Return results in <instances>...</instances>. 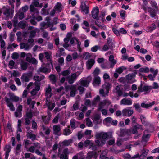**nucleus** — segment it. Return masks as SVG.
<instances>
[{
  "label": "nucleus",
  "mask_w": 159,
  "mask_h": 159,
  "mask_svg": "<svg viewBox=\"0 0 159 159\" xmlns=\"http://www.w3.org/2000/svg\"><path fill=\"white\" fill-rule=\"evenodd\" d=\"M111 134L110 132H100L97 133L95 135V145H93L92 141L87 140L84 142V146H89V148H92L94 151L96 150L98 147H101L104 145L108 139V135Z\"/></svg>",
  "instance_id": "1"
},
{
  "label": "nucleus",
  "mask_w": 159,
  "mask_h": 159,
  "mask_svg": "<svg viewBox=\"0 0 159 159\" xmlns=\"http://www.w3.org/2000/svg\"><path fill=\"white\" fill-rule=\"evenodd\" d=\"M82 71V68H80L79 71L73 73L70 75H69L70 73V70H67L62 72L61 75L66 77V80L70 84H72L76 80L77 78L80 75Z\"/></svg>",
  "instance_id": "2"
},
{
  "label": "nucleus",
  "mask_w": 159,
  "mask_h": 159,
  "mask_svg": "<svg viewBox=\"0 0 159 159\" xmlns=\"http://www.w3.org/2000/svg\"><path fill=\"white\" fill-rule=\"evenodd\" d=\"M110 104V102L109 100H105L101 102L99 104L98 109L101 110L103 115H106L107 113V110L103 109V108L107 107Z\"/></svg>",
  "instance_id": "3"
},
{
  "label": "nucleus",
  "mask_w": 159,
  "mask_h": 159,
  "mask_svg": "<svg viewBox=\"0 0 159 159\" xmlns=\"http://www.w3.org/2000/svg\"><path fill=\"white\" fill-rule=\"evenodd\" d=\"M2 11L3 14L5 16V20H7L12 17L14 10L12 9H10L8 6L4 7L2 8Z\"/></svg>",
  "instance_id": "4"
},
{
  "label": "nucleus",
  "mask_w": 159,
  "mask_h": 159,
  "mask_svg": "<svg viewBox=\"0 0 159 159\" xmlns=\"http://www.w3.org/2000/svg\"><path fill=\"white\" fill-rule=\"evenodd\" d=\"M111 85L108 83H105L99 90L100 94L103 96H107Z\"/></svg>",
  "instance_id": "5"
},
{
  "label": "nucleus",
  "mask_w": 159,
  "mask_h": 159,
  "mask_svg": "<svg viewBox=\"0 0 159 159\" xmlns=\"http://www.w3.org/2000/svg\"><path fill=\"white\" fill-rule=\"evenodd\" d=\"M38 1L39 0H33L32 4L30 6V11L33 12L34 14H39V11L36 8L34 7V6L40 8H41L43 6L42 4H39Z\"/></svg>",
  "instance_id": "6"
},
{
  "label": "nucleus",
  "mask_w": 159,
  "mask_h": 159,
  "mask_svg": "<svg viewBox=\"0 0 159 159\" xmlns=\"http://www.w3.org/2000/svg\"><path fill=\"white\" fill-rule=\"evenodd\" d=\"M34 85L35 86V88L34 89H33L30 92L32 96L36 95L40 90V86L39 84H38L37 82H35L34 84L32 82H30L27 87V89H30L31 86H34Z\"/></svg>",
  "instance_id": "7"
},
{
  "label": "nucleus",
  "mask_w": 159,
  "mask_h": 159,
  "mask_svg": "<svg viewBox=\"0 0 159 159\" xmlns=\"http://www.w3.org/2000/svg\"><path fill=\"white\" fill-rule=\"evenodd\" d=\"M25 17L24 13L19 10L18 12L16 14L15 16L13 21V25L16 27L18 25V19L20 20L22 19Z\"/></svg>",
  "instance_id": "8"
},
{
  "label": "nucleus",
  "mask_w": 159,
  "mask_h": 159,
  "mask_svg": "<svg viewBox=\"0 0 159 159\" xmlns=\"http://www.w3.org/2000/svg\"><path fill=\"white\" fill-rule=\"evenodd\" d=\"M100 99L99 96H97L94 99L91 103L89 100H86L84 104L86 106L95 107L96 106L97 104L99 102Z\"/></svg>",
  "instance_id": "9"
},
{
  "label": "nucleus",
  "mask_w": 159,
  "mask_h": 159,
  "mask_svg": "<svg viewBox=\"0 0 159 159\" xmlns=\"http://www.w3.org/2000/svg\"><path fill=\"white\" fill-rule=\"evenodd\" d=\"M51 64H48L46 65L43 64L42 65V66L39 68L38 72H42L44 73L45 74H47L49 73L50 72L51 70L49 68L50 67Z\"/></svg>",
  "instance_id": "10"
},
{
  "label": "nucleus",
  "mask_w": 159,
  "mask_h": 159,
  "mask_svg": "<svg viewBox=\"0 0 159 159\" xmlns=\"http://www.w3.org/2000/svg\"><path fill=\"white\" fill-rule=\"evenodd\" d=\"M151 4L152 6L154 8H155V9L154 10H153L151 8H148V11L150 12V14L152 17L156 18V11L157 10V4L154 1H152L151 2Z\"/></svg>",
  "instance_id": "11"
},
{
  "label": "nucleus",
  "mask_w": 159,
  "mask_h": 159,
  "mask_svg": "<svg viewBox=\"0 0 159 159\" xmlns=\"http://www.w3.org/2000/svg\"><path fill=\"white\" fill-rule=\"evenodd\" d=\"M73 152H70L68 151L67 148L65 149L62 153L61 152L60 149L58 150V156L61 159H68L67 154L70 153H72Z\"/></svg>",
  "instance_id": "12"
},
{
  "label": "nucleus",
  "mask_w": 159,
  "mask_h": 159,
  "mask_svg": "<svg viewBox=\"0 0 159 159\" xmlns=\"http://www.w3.org/2000/svg\"><path fill=\"white\" fill-rule=\"evenodd\" d=\"M131 107H127L122 110V115L124 116L129 117L133 113V111L131 109Z\"/></svg>",
  "instance_id": "13"
},
{
  "label": "nucleus",
  "mask_w": 159,
  "mask_h": 159,
  "mask_svg": "<svg viewBox=\"0 0 159 159\" xmlns=\"http://www.w3.org/2000/svg\"><path fill=\"white\" fill-rule=\"evenodd\" d=\"M32 76V73L29 72L27 73L23 74L21 77V79L22 81L28 82L29 81L30 78Z\"/></svg>",
  "instance_id": "14"
},
{
  "label": "nucleus",
  "mask_w": 159,
  "mask_h": 159,
  "mask_svg": "<svg viewBox=\"0 0 159 159\" xmlns=\"http://www.w3.org/2000/svg\"><path fill=\"white\" fill-rule=\"evenodd\" d=\"M28 30L30 31V37L31 38L34 37L36 35V33L39 31V30L38 29L31 26L28 27Z\"/></svg>",
  "instance_id": "15"
},
{
  "label": "nucleus",
  "mask_w": 159,
  "mask_h": 159,
  "mask_svg": "<svg viewBox=\"0 0 159 159\" xmlns=\"http://www.w3.org/2000/svg\"><path fill=\"white\" fill-rule=\"evenodd\" d=\"M90 82L86 79H84L83 78L81 79L79 82L76 83L77 85H80L84 87H87L88 86V84Z\"/></svg>",
  "instance_id": "16"
},
{
  "label": "nucleus",
  "mask_w": 159,
  "mask_h": 159,
  "mask_svg": "<svg viewBox=\"0 0 159 159\" xmlns=\"http://www.w3.org/2000/svg\"><path fill=\"white\" fill-rule=\"evenodd\" d=\"M120 104L121 105H130L132 104V101L130 98H125L121 101Z\"/></svg>",
  "instance_id": "17"
},
{
  "label": "nucleus",
  "mask_w": 159,
  "mask_h": 159,
  "mask_svg": "<svg viewBox=\"0 0 159 159\" xmlns=\"http://www.w3.org/2000/svg\"><path fill=\"white\" fill-rule=\"evenodd\" d=\"M136 75V73H135L129 74L126 76V78L129 82L134 83L135 81V80L134 78Z\"/></svg>",
  "instance_id": "18"
},
{
  "label": "nucleus",
  "mask_w": 159,
  "mask_h": 159,
  "mask_svg": "<svg viewBox=\"0 0 159 159\" xmlns=\"http://www.w3.org/2000/svg\"><path fill=\"white\" fill-rule=\"evenodd\" d=\"M45 57L46 59L48 60V61L49 62L50 64H51V66L53 68V66L52 64V61L51 59V55L52 53L50 52H45L44 53Z\"/></svg>",
  "instance_id": "19"
},
{
  "label": "nucleus",
  "mask_w": 159,
  "mask_h": 159,
  "mask_svg": "<svg viewBox=\"0 0 159 159\" xmlns=\"http://www.w3.org/2000/svg\"><path fill=\"white\" fill-rule=\"evenodd\" d=\"M92 15L94 19H97L98 17L99 13V9L97 7H94L92 11Z\"/></svg>",
  "instance_id": "20"
},
{
  "label": "nucleus",
  "mask_w": 159,
  "mask_h": 159,
  "mask_svg": "<svg viewBox=\"0 0 159 159\" xmlns=\"http://www.w3.org/2000/svg\"><path fill=\"white\" fill-rule=\"evenodd\" d=\"M53 129L54 133L58 135H61V133L60 132L61 128L59 125H54L53 126Z\"/></svg>",
  "instance_id": "21"
},
{
  "label": "nucleus",
  "mask_w": 159,
  "mask_h": 159,
  "mask_svg": "<svg viewBox=\"0 0 159 159\" xmlns=\"http://www.w3.org/2000/svg\"><path fill=\"white\" fill-rule=\"evenodd\" d=\"M45 95L48 98H50L52 95V93L51 92V88L49 85H48L45 88Z\"/></svg>",
  "instance_id": "22"
},
{
  "label": "nucleus",
  "mask_w": 159,
  "mask_h": 159,
  "mask_svg": "<svg viewBox=\"0 0 159 159\" xmlns=\"http://www.w3.org/2000/svg\"><path fill=\"white\" fill-rule=\"evenodd\" d=\"M52 26H53L52 23H47L46 22H43L40 23V29L42 30L46 29L48 27H52Z\"/></svg>",
  "instance_id": "23"
},
{
  "label": "nucleus",
  "mask_w": 159,
  "mask_h": 159,
  "mask_svg": "<svg viewBox=\"0 0 159 159\" xmlns=\"http://www.w3.org/2000/svg\"><path fill=\"white\" fill-rule=\"evenodd\" d=\"M100 84V78L98 76H95L94 78L93 84L94 86H98Z\"/></svg>",
  "instance_id": "24"
},
{
  "label": "nucleus",
  "mask_w": 159,
  "mask_h": 159,
  "mask_svg": "<svg viewBox=\"0 0 159 159\" xmlns=\"http://www.w3.org/2000/svg\"><path fill=\"white\" fill-rule=\"evenodd\" d=\"M130 132V130L127 129H122L120 130V135L121 136H129V133Z\"/></svg>",
  "instance_id": "25"
},
{
  "label": "nucleus",
  "mask_w": 159,
  "mask_h": 159,
  "mask_svg": "<svg viewBox=\"0 0 159 159\" xmlns=\"http://www.w3.org/2000/svg\"><path fill=\"white\" fill-rule=\"evenodd\" d=\"M95 63L94 60L93 59H90L86 63L87 68L88 69H90Z\"/></svg>",
  "instance_id": "26"
},
{
  "label": "nucleus",
  "mask_w": 159,
  "mask_h": 159,
  "mask_svg": "<svg viewBox=\"0 0 159 159\" xmlns=\"http://www.w3.org/2000/svg\"><path fill=\"white\" fill-rule=\"evenodd\" d=\"M32 114L31 112H27L25 118V124L28 125L30 123V120L32 118Z\"/></svg>",
  "instance_id": "27"
},
{
  "label": "nucleus",
  "mask_w": 159,
  "mask_h": 159,
  "mask_svg": "<svg viewBox=\"0 0 159 159\" xmlns=\"http://www.w3.org/2000/svg\"><path fill=\"white\" fill-rule=\"evenodd\" d=\"M81 7L82 11L84 14H86L88 13L89 12V7L87 5L85 4H82L81 6Z\"/></svg>",
  "instance_id": "28"
},
{
  "label": "nucleus",
  "mask_w": 159,
  "mask_h": 159,
  "mask_svg": "<svg viewBox=\"0 0 159 159\" xmlns=\"http://www.w3.org/2000/svg\"><path fill=\"white\" fill-rule=\"evenodd\" d=\"M112 119L110 117L105 118L103 121V124L107 126H109L110 125L112 122Z\"/></svg>",
  "instance_id": "29"
},
{
  "label": "nucleus",
  "mask_w": 159,
  "mask_h": 159,
  "mask_svg": "<svg viewBox=\"0 0 159 159\" xmlns=\"http://www.w3.org/2000/svg\"><path fill=\"white\" fill-rule=\"evenodd\" d=\"M48 117H47L45 116H42V119L43 120V122L45 124H48V123L49 121L50 120L51 117V114L49 112H48Z\"/></svg>",
  "instance_id": "30"
},
{
  "label": "nucleus",
  "mask_w": 159,
  "mask_h": 159,
  "mask_svg": "<svg viewBox=\"0 0 159 159\" xmlns=\"http://www.w3.org/2000/svg\"><path fill=\"white\" fill-rule=\"evenodd\" d=\"M120 85L117 86L114 89V92L118 94L119 96H120L123 94L122 91L120 89Z\"/></svg>",
  "instance_id": "31"
},
{
  "label": "nucleus",
  "mask_w": 159,
  "mask_h": 159,
  "mask_svg": "<svg viewBox=\"0 0 159 159\" xmlns=\"http://www.w3.org/2000/svg\"><path fill=\"white\" fill-rule=\"evenodd\" d=\"M107 150H103L100 156V159H109V158L107 156Z\"/></svg>",
  "instance_id": "32"
},
{
  "label": "nucleus",
  "mask_w": 159,
  "mask_h": 159,
  "mask_svg": "<svg viewBox=\"0 0 159 159\" xmlns=\"http://www.w3.org/2000/svg\"><path fill=\"white\" fill-rule=\"evenodd\" d=\"M148 152V150L143 149L141 150V154L140 155V159H143L147 156Z\"/></svg>",
  "instance_id": "33"
},
{
  "label": "nucleus",
  "mask_w": 159,
  "mask_h": 159,
  "mask_svg": "<svg viewBox=\"0 0 159 159\" xmlns=\"http://www.w3.org/2000/svg\"><path fill=\"white\" fill-rule=\"evenodd\" d=\"M6 101L7 106L9 107L10 110L12 111H14L15 108L14 107L13 104L10 102L9 99H6Z\"/></svg>",
  "instance_id": "34"
},
{
  "label": "nucleus",
  "mask_w": 159,
  "mask_h": 159,
  "mask_svg": "<svg viewBox=\"0 0 159 159\" xmlns=\"http://www.w3.org/2000/svg\"><path fill=\"white\" fill-rule=\"evenodd\" d=\"M158 72V70L156 69L154 71L153 75L150 74L148 75V77L149 79L151 81H153L154 80V79L155 78Z\"/></svg>",
  "instance_id": "35"
},
{
  "label": "nucleus",
  "mask_w": 159,
  "mask_h": 159,
  "mask_svg": "<svg viewBox=\"0 0 159 159\" xmlns=\"http://www.w3.org/2000/svg\"><path fill=\"white\" fill-rule=\"evenodd\" d=\"M109 60L111 62L110 67L113 68L115 64L116 63V61L114 59V57L112 55L110 56Z\"/></svg>",
  "instance_id": "36"
},
{
  "label": "nucleus",
  "mask_w": 159,
  "mask_h": 159,
  "mask_svg": "<svg viewBox=\"0 0 159 159\" xmlns=\"http://www.w3.org/2000/svg\"><path fill=\"white\" fill-rule=\"evenodd\" d=\"M77 44V48L79 52H81L83 50V48L81 47V42L77 39H75Z\"/></svg>",
  "instance_id": "37"
},
{
  "label": "nucleus",
  "mask_w": 159,
  "mask_h": 159,
  "mask_svg": "<svg viewBox=\"0 0 159 159\" xmlns=\"http://www.w3.org/2000/svg\"><path fill=\"white\" fill-rule=\"evenodd\" d=\"M140 119L142 124L145 126H147L149 125V123L146 121V118L143 115H141L140 116Z\"/></svg>",
  "instance_id": "38"
},
{
  "label": "nucleus",
  "mask_w": 159,
  "mask_h": 159,
  "mask_svg": "<svg viewBox=\"0 0 159 159\" xmlns=\"http://www.w3.org/2000/svg\"><path fill=\"white\" fill-rule=\"evenodd\" d=\"M35 102L34 101H32L31 97H29L27 99V103L28 105H30L33 108Z\"/></svg>",
  "instance_id": "39"
},
{
  "label": "nucleus",
  "mask_w": 159,
  "mask_h": 159,
  "mask_svg": "<svg viewBox=\"0 0 159 159\" xmlns=\"http://www.w3.org/2000/svg\"><path fill=\"white\" fill-rule=\"evenodd\" d=\"M61 4L59 2L57 3L54 9L57 12H60L61 11Z\"/></svg>",
  "instance_id": "40"
},
{
  "label": "nucleus",
  "mask_w": 159,
  "mask_h": 159,
  "mask_svg": "<svg viewBox=\"0 0 159 159\" xmlns=\"http://www.w3.org/2000/svg\"><path fill=\"white\" fill-rule=\"evenodd\" d=\"M156 28V26L155 24H152L151 26H148L147 28L146 31L148 32H151Z\"/></svg>",
  "instance_id": "41"
},
{
  "label": "nucleus",
  "mask_w": 159,
  "mask_h": 159,
  "mask_svg": "<svg viewBox=\"0 0 159 159\" xmlns=\"http://www.w3.org/2000/svg\"><path fill=\"white\" fill-rule=\"evenodd\" d=\"M73 140L72 139H69L68 140H64L62 142V144L65 146L69 145L72 143Z\"/></svg>",
  "instance_id": "42"
},
{
  "label": "nucleus",
  "mask_w": 159,
  "mask_h": 159,
  "mask_svg": "<svg viewBox=\"0 0 159 159\" xmlns=\"http://www.w3.org/2000/svg\"><path fill=\"white\" fill-rule=\"evenodd\" d=\"M95 24L98 27L102 29L105 30L106 28V27L104 25L98 22V21H97L95 22Z\"/></svg>",
  "instance_id": "43"
},
{
  "label": "nucleus",
  "mask_w": 159,
  "mask_h": 159,
  "mask_svg": "<svg viewBox=\"0 0 159 159\" xmlns=\"http://www.w3.org/2000/svg\"><path fill=\"white\" fill-rule=\"evenodd\" d=\"M72 133L71 131L69 129V127L66 128L63 131V134L67 136L70 134Z\"/></svg>",
  "instance_id": "44"
},
{
  "label": "nucleus",
  "mask_w": 159,
  "mask_h": 159,
  "mask_svg": "<svg viewBox=\"0 0 159 159\" xmlns=\"http://www.w3.org/2000/svg\"><path fill=\"white\" fill-rule=\"evenodd\" d=\"M27 133V137L32 140H34L35 139L36 136L35 135L32 134L31 132L28 131Z\"/></svg>",
  "instance_id": "45"
},
{
  "label": "nucleus",
  "mask_w": 159,
  "mask_h": 159,
  "mask_svg": "<svg viewBox=\"0 0 159 159\" xmlns=\"http://www.w3.org/2000/svg\"><path fill=\"white\" fill-rule=\"evenodd\" d=\"M154 102H152L149 104L142 103L141 104V106L143 107L148 108L153 105L154 104Z\"/></svg>",
  "instance_id": "46"
},
{
  "label": "nucleus",
  "mask_w": 159,
  "mask_h": 159,
  "mask_svg": "<svg viewBox=\"0 0 159 159\" xmlns=\"http://www.w3.org/2000/svg\"><path fill=\"white\" fill-rule=\"evenodd\" d=\"M50 81L53 84H55L56 81V77L55 75L51 74L49 76Z\"/></svg>",
  "instance_id": "47"
},
{
  "label": "nucleus",
  "mask_w": 159,
  "mask_h": 159,
  "mask_svg": "<svg viewBox=\"0 0 159 159\" xmlns=\"http://www.w3.org/2000/svg\"><path fill=\"white\" fill-rule=\"evenodd\" d=\"M46 104L47 105L48 108L51 110H52L55 106L54 103H50L49 102H47Z\"/></svg>",
  "instance_id": "48"
},
{
  "label": "nucleus",
  "mask_w": 159,
  "mask_h": 159,
  "mask_svg": "<svg viewBox=\"0 0 159 159\" xmlns=\"http://www.w3.org/2000/svg\"><path fill=\"white\" fill-rule=\"evenodd\" d=\"M44 78V76L43 75H41L40 76L38 75H35L34 77V80L40 81L42 80Z\"/></svg>",
  "instance_id": "49"
},
{
  "label": "nucleus",
  "mask_w": 159,
  "mask_h": 159,
  "mask_svg": "<svg viewBox=\"0 0 159 159\" xmlns=\"http://www.w3.org/2000/svg\"><path fill=\"white\" fill-rule=\"evenodd\" d=\"M77 122L74 119H72L70 120V125L73 129H75L77 127L76 124Z\"/></svg>",
  "instance_id": "50"
},
{
  "label": "nucleus",
  "mask_w": 159,
  "mask_h": 159,
  "mask_svg": "<svg viewBox=\"0 0 159 159\" xmlns=\"http://www.w3.org/2000/svg\"><path fill=\"white\" fill-rule=\"evenodd\" d=\"M149 71V68L147 67H142L140 68L139 70L140 72L148 73Z\"/></svg>",
  "instance_id": "51"
},
{
  "label": "nucleus",
  "mask_w": 159,
  "mask_h": 159,
  "mask_svg": "<svg viewBox=\"0 0 159 159\" xmlns=\"http://www.w3.org/2000/svg\"><path fill=\"white\" fill-rule=\"evenodd\" d=\"M92 131L90 130H86L84 132V134L85 135L87 136V138L88 139H90L93 136H91V134Z\"/></svg>",
  "instance_id": "52"
},
{
  "label": "nucleus",
  "mask_w": 159,
  "mask_h": 159,
  "mask_svg": "<svg viewBox=\"0 0 159 159\" xmlns=\"http://www.w3.org/2000/svg\"><path fill=\"white\" fill-rule=\"evenodd\" d=\"M17 26L22 29L25 28L26 26V22L25 21H21L19 23H18V25L16 26Z\"/></svg>",
  "instance_id": "53"
},
{
  "label": "nucleus",
  "mask_w": 159,
  "mask_h": 159,
  "mask_svg": "<svg viewBox=\"0 0 159 159\" xmlns=\"http://www.w3.org/2000/svg\"><path fill=\"white\" fill-rule=\"evenodd\" d=\"M11 147L10 145H6L4 148L5 153H9L11 151Z\"/></svg>",
  "instance_id": "54"
},
{
  "label": "nucleus",
  "mask_w": 159,
  "mask_h": 159,
  "mask_svg": "<svg viewBox=\"0 0 159 159\" xmlns=\"http://www.w3.org/2000/svg\"><path fill=\"white\" fill-rule=\"evenodd\" d=\"M28 63L25 62H22L21 63V68L23 70H26L27 66Z\"/></svg>",
  "instance_id": "55"
},
{
  "label": "nucleus",
  "mask_w": 159,
  "mask_h": 159,
  "mask_svg": "<svg viewBox=\"0 0 159 159\" xmlns=\"http://www.w3.org/2000/svg\"><path fill=\"white\" fill-rule=\"evenodd\" d=\"M0 45L1 48H4L5 46V43L2 39V35L0 34Z\"/></svg>",
  "instance_id": "56"
},
{
  "label": "nucleus",
  "mask_w": 159,
  "mask_h": 159,
  "mask_svg": "<svg viewBox=\"0 0 159 159\" xmlns=\"http://www.w3.org/2000/svg\"><path fill=\"white\" fill-rule=\"evenodd\" d=\"M64 49L63 48H61L59 49V52L56 54L57 57H60L61 56L63 53Z\"/></svg>",
  "instance_id": "57"
},
{
  "label": "nucleus",
  "mask_w": 159,
  "mask_h": 159,
  "mask_svg": "<svg viewBox=\"0 0 159 159\" xmlns=\"http://www.w3.org/2000/svg\"><path fill=\"white\" fill-rule=\"evenodd\" d=\"M29 8V7L27 5H25L22 7L21 8H20L19 11H20L23 12L24 13L26 12V11H27Z\"/></svg>",
  "instance_id": "58"
},
{
  "label": "nucleus",
  "mask_w": 159,
  "mask_h": 159,
  "mask_svg": "<svg viewBox=\"0 0 159 159\" xmlns=\"http://www.w3.org/2000/svg\"><path fill=\"white\" fill-rule=\"evenodd\" d=\"M83 155V153L80 152L79 153L73 156L72 159H78L80 157H82Z\"/></svg>",
  "instance_id": "59"
},
{
  "label": "nucleus",
  "mask_w": 159,
  "mask_h": 159,
  "mask_svg": "<svg viewBox=\"0 0 159 159\" xmlns=\"http://www.w3.org/2000/svg\"><path fill=\"white\" fill-rule=\"evenodd\" d=\"M26 61L29 62L31 61V60L32 58L31 54L30 53H28L26 54Z\"/></svg>",
  "instance_id": "60"
},
{
  "label": "nucleus",
  "mask_w": 159,
  "mask_h": 159,
  "mask_svg": "<svg viewBox=\"0 0 159 159\" xmlns=\"http://www.w3.org/2000/svg\"><path fill=\"white\" fill-rule=\"evenodd\" d=\"M149 135L148 134H144L142 137V142H146L149 138Z\"/></svg>",
  "instance_id": "61"
},
{
  "label": "nucleus",
  "mask_w": 159,
  "mask_h": 159,
  "mask_svg": "<svg viewBox=\"0 0 159 159\" xmlns=\"http://www.w3.org/2000/svg\"><path fill=\"white\" fill-rule=\"evenodd\" d=\"M86 125L89 127H91L93 125V124L92 121L89 118H87L86 119Z\"/></svg>",
  "instance_id": "62"
},
{
  "label": "nucleus",
  "mask_w": 159,
  "mask_h": 159,
  "mask_svg": "<svg viewBox=\"0 0 159 159\" xmlns=\"http://www.w3.org/2000/svg\"><path fill=\"white\" fill-rule=\"evenodd\" d=\"M133 106L135 107L136 110L140 112L141 111V108L140 105L138 103L134 104Z\"/></svg>",
  "instance_id": "63"
},
{
  "label": "nucleus",
  "mask_w": 159,
  "mask_h": 159,
  "mask_svg": "<svg viewBox=\"0 0 159 159\" xmlns=\"http://www.w3.org/2000/svg\"><path fill=\"white\" fill-rule=\"evenodd\" d=\"M100 48V46L98 45H95L91 48V51L93 52H95L97 51Z\"/></svg>",
  "instance_id": "64"
}]
</instances>
